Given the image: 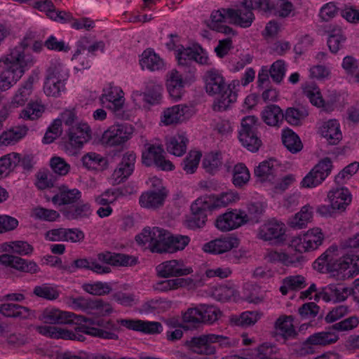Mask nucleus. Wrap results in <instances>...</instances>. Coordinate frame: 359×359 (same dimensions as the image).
Returning a JSON list of instances; mask_svg holds the SVG:
<instances>
[{"mask_svg": "<svg viewBox=\"0 0 359 359\" xmlns=\"http://www.w3.org/2000/svg\"><path fill=\"white\" fill-rule=\"evenodd\" d=\"M28 46L27 39H24L0 58V64H4V69L0 73V91L10 89L36 63L35 57L26 53Z\"/></svg>", "mask_w": 359, "mask_h": 359, "instance_id": "nucleus-1", "label": "nucleus"}, {"mask_svg": "<svg viewBox=\"0 0 359 359\" xmlns=\"http://www.w3.org/2000/svg\"><path fill=\"white\" fill-rule=\"evenodd\" d=\"M71 324L76 325L74 330H65L64 339L84 341V334L104 340L118 341L119 336L115 333L113 319L102 318H86L81 315H74Z\"/></svg>", "mask_w": 359, "mask_h": 359, "instance_id": "nucleus-2", "label": "nucleus"}, {"mask_svg": "<svg viewBox=\"0 0 359 359\" xmlns=\"http://www.w3.org/2000/svg\"><path fill=\"white\" fill-rule=\"evenodd\" d=\"M206 93L210 95H219L213 104L215 111H223L229 109L230 105L237 99V93L234 90L238 81H233L229 86L226 85L222 74L216 69L207 71L203 76Z\"/></svg>", "mask_w": 359, "mask_h": 359, "instance_id": "nucleus-3", "label": "nucleus"}, {"mask_svg": "<svg viewBox=\"0 0 359 359\" xmlns=\"http://www.w3.org/2000/svg\"><path fill=\"white\" fill-rule=\"evenodd\" d=\"M329 205H321L318 207L317 212L323 217H332L337 212H343L350 205L352 196L350 191L344 187L331 189L327 193Z\"/></svg>", "mask_w": 359, "mask_h": 359, "instance_id": "nucleus-4", "label": "nucleus"}, {"mask_svg": "<svg viewBox=\"0 0 359 359\" xmlns=\"http://www.w3.org/2000/svg\"><path fill=\"white\" fill-rule=\"evenodd\" d=\"M169 231L157 226L144 228L135 236L136 242L140 245H148L152 252L165 253Z\"/></svg>", "mask_w": 359, "mask_h": 359, "instance_id": "nucleus-5", "label": "nucleus"}, {"mask_svg": "<svg viewBox=\"0 0 359 359\" xmlns=\"http://www.w3.org/2000/svg\"><path fill=\"white\" fill-rule=\"evenodd\" d=\"M329 273L337 279L345 280L359 273V256L347 255L335 261L330 266Z\"/></svg>", "mask_w": 359, "mask_h": 359, "instance_id": "nucleus-6", "label": "nucleus"}, {"mask_svg": "<svg viewBox=\"0 0 359 359\" xmlns=\"http://www.w3.org/2000/svg\"><path fill=\"white\" fill-rule=\"evenodd\" d=\"M113 322L115 327L117 328L114 331L117 336L122 331L121 327L148 334H157L163 331L161 323L156 321L119 318L113 319Z\"/></svg>", "mask_w": 359, "mask_h": 359, "instance_id": "nucleus-7", "label": "nucleus"}, {"mask_svg": "<svg viewBox=\"0 0 359 359\" xmlns=\"http://www.w3.org/2000/svg\"><path fill=\"white\" fill-rule=\"evenodd\" d=\"M324 236L320 229H313L306 233L294 236L290 241V247L295 251L303 253L316 250L322 245Z\"/></svg>", "mask_w": 359, "mask_h": 359, "instance_id": "nucleus-8", "label": "nucleus"}, {"mask_svg": "<svg viewBox=\"0 0 359 359\" xmlns=\"http://www.w3.org/2000/svg\"><path fill=\"white\" fill-rule=\"evenodd\" d=\"M332 167V162L330 158H323L302 179V187L313 188L320 185L331 173Z\"/></svg>", "mask_w": 359, "mask_h": 359, "instance_id": "nucleus-9", "label": "nucleus"}, {"mask_svg": "<svg viewBox=\"0 0 359 359\" xmlns=\"http://www.w3.org/2000/svg\"><path fill=\"white\" fill-rule=\"evenodd\" d=\"M332 167V162L330 158H323L302 179V187L313 188L320 185L331 173Z\"/></svg>", "mask_w": 359, "mask_h": 359, "instance_id": "nucleus-10", "label": "nucleus"}, {"mask_svg": "<svg viewBox=\"0 0 359 359\" xmlns=\"http://www.w3.org/2000/svg\"><path fill=\"white\" fill-rule=\"evenodd\" d=\"M248 222V215L245 211L233 209L219 215L215 224L219 230L225 232L236 229Z\"/></svg>", "mask_w": 359, "mask_h": 359, "instance_id": "nucleus-11", "label": "nucleus"}, {"mask_svg": "<svg viewBox=\"0 0 359 359\" xmlns=\"http://www.w3.org/2000/svg\"><path fill=\"white\" fill-rule=\"evenodd\" d=\"M91 129L86 123H79L68 128L67 135L68 142L65 144L67 149H79L91 139Z\"/></svg>", "mask_w": 359, "mask_h": 359, "instance_id": "nucleus-12", "label": "nucleus"}, {"mask_svg": "<svg viewBox=\"0 0 359 359\" xmlns=\"http://www.w3.org/2000/svg\"><path fill=\"white\" fill-rule=\"evenodd\" d=\"M164 149L161 145L149 144L145 151L142 152V161L146 166L154 164L161 170H172V163L164 157Z\"/></svg>", "mask_w": 359, "mask_h": 359, "instance_id": "nucleus-13", "label": "nucleus"}, {"mask_svg": "<svg viewBox=\"0 0 359 359\" xmlns=\"http://www.w3.org/2000/svg\"><path fill=\"white\" fill-rule=\"evenodd\" d=\"M133 128L128 125L117 124L104 132L102 142L108 146H118L127 142L132 136Z\"/></svg>", "mask_w": 359, "mask_h": 359, "instance_id": "nucleus-14", "label": "nucleus"}, {"mask_svg": "<svg viewBox=\"0 0 359 359\" xmlns=\"http://www.w3.org/2000/svg\"><path fill=\"white\" fill-rule=\"evenodd\" d=\"M332 327L327 331L316 332L310 335L302 344V351L304 353H313L314 346H325L337 342L339 335L332 331Z\"/></svg>", "mask_w": 359, "mask_h": 359, "instance_id": "nucleus-15", "label": "nucleus"}, {"mask_svg": "<svg viewBox=\"0 0 359 359\" xmlns=\"http://www.w3.org/2000/svg\"><path fill=\"white\" fill-rule=\"evenodd\" d=\"M258 238L275 244L283 243L285 241V226L281 222L271 220L259 227Z\"/></svg>", "mask_w": 359, "mask_h": 359, "instance_id": "nucleus-16", "label": "nucleus"}, {"mask_svg": "<svg viewBox=\"0 0 359 359\" xmlns=\"http://www.w3.org/2000/svg\"><path fill=\"white\" fill-rule=\"evenodd\" d=\"M61 269L69 273H75L79 269L90 270L97 274H106L111 272V268L100 264L93 257L80 258L69 264L61 266Z\"/></svg>", "mask_w": 359, "mask_h": 359, "instance_id": "nucleus-17", "label": "nucleus"}, {"mask_svg": "<svg viewBox=\"0 0 359 359\" xmlns=\"http://www.w3.org/2000/svg\"><path fill=\"white\" fill-rule=\"evenodd\" d=\"M351 294V287L343 283H330L316 294L315 299H322L326 302H343Z\"/></svg>", "mask_w": 359, "mask_h": 359, "instance_id": "nucleus-18", "label": "nucleus"}, {"mask_svg": "<svg viewBox=\"0 0 359 359\" xmlns=\"http://www.w3.org/2000/svg\"><path fill=\"white\" fill-rule=\"evenodd\" d=\"M192 215L187 219V226L191 230L203 228L207 222V211L212 210L202 197L197 198L191 205Z\"/></svg>", "mask_w": 359, "mask_h": 359, "instance_id": "nucleus-19", "label": "nucleus"}, {"mask_svg": "<svg viewBox=\"0 0 359 359\" xmlns=\"http://www.w3.org/2000/svg\"><path fill=\"white\" fill-rule=\"evenodd\" d=\"M157 275L161 278L180 277L193 272L190 266H187L183 261L171 259L158 264L156 267Z\"/></svg>", "mask_w": 359, "mask_h": 359, "instance_id": "nucleus-20", "label": "nucleus"}, {"mask_svg": "<svg viewBox=\"0 0 359 359\" xmlns=\"http://www.w3.org/2000/svg\"><path fill=\"white\" fill-rule=\"evenodd\" d=\"M101 101L103 104H107V107L111 109L116 116L120 118H123L124 97L123 92L120 88L111 86L104 89Z\"/></svg>", "mask_w": 359, "mask_h": 359, "instance_id": "nucleus-21", "label": "nucleus"}, {"mask_svg": "<svg viewBox=\"0 0 359 359\" xmlns=\"http://www.w3.org/2000/svg\"><path fill=\"white\" fill-rule=\"evenodd\" d=\"M135 160L136 155L133 151H128L123 154L121 162L111 175L113 184L123 182L133 173Z\"/></svg>", "mask_w": 359, "mask_h": 359, "instance_id": "nucleus-22", "label": "nucleus"}, {"mask_svg": "<svg viewBox=\"0 0 359 359\" xmlns=\"http://www.w3.org/2000/svg\"><path fill=\"white\" fill-rule=\"evenodd\" d=\"M163 87L155 80H148L145 82V90L141 92L134 91L132 98L137 101L139 97H142L143 100L151 105L157 104L161 100Z\"/></svg>", "mask_w": 359, "mask_h": 359, "instance_id": "nucleus-23", "label": "nucleus"}, {"mask_svg": "<svg viewBox=\"0 0 359 359\" xmlns=\"http://www.w3.org/2000/svg\"><path fill=\"white\" fill-rule=\"evenodd\" d=\"M0 263L21 272L36 273L39 271V267L34 261H28L21 257L8 254L0 255Z\"/></svg>", "mask_w": 359, "mask_h": 359, "instance_id": "nucleus-24", "label": "nucleus"}, {"mask_svg": "<svg viewBox=\"0 0 359 359\" xmlns=\"http://www.w3.org/2000/svg\"><path fill=\"white\" fill-rule=\"evenodd\" d=\"M210 341V334H201L198 337H193L184 342L187 348L195 353L200 355H210L216 352V347L211 345Z\"/></svg>", "mask_w": 359, "mask_h": 359, "instance_id": "nucleus-25", "label": "nucleus"}, {"mask_svg": "<svg viewBox=\"0 0 359 359\" xmlns=\"http://www.w3.org/2000/svg\"><path fill=\"white\" fill-rule=\"evenodd\" d=\"M239 245L238 239L235 237H224L212 240L203 245V250L205 252L219 255L230 251Z\"/></svg>", "mask_w": 359, "mask_h": 359, "instance_id": "nucleus-26", "label": "nucleus"}, {"mask_svg": "<svg viewBox=\"0 0 359 359\" xmlns=\"http://www.w3.org/2000/svg\"><path fill=\"white\" fill-rule=\"evenodd\" d=\"M75 313L62 311L54 308L44 309L39 316V319L46 324H66L71 325L72 318Z\"/></svg>", "mask_w": 359, "mask_h": 359, "instance_id": "nucleus-27", "label": "nucleus"}, {"mask_svg": "<svg viewBox=\"0 0 359 359\" xmlns=\"http://www.w3.org/2000/svg\"><path fill=\"white\" fill-rule=\"evenodd\" d=\"M167 195L168 193L165 188L149 190L141 194L139 203L144 208L156 209L163 205Z\"/></svg>", "mask_w": 359, "mask_h": 359, "instance_id": "nucleus-28", "label": "nucleus"}, {"mask_svg": "<svg viewBox=\"0 0 359 359\" xmlns=\"http://www.w3.org/2000/svg\"><path fill=\"white\" fill-rule=\"evenodd\" d=\"M96 260L100 264L102 263L116 266H133L137 263V259L132 256L109 251L97 254Z\"/></svg>", "mask_w": 359, "mask_h": 359, "instance_id": "nucleus-29", "label": "nucleus"}, {"mask_svg": "<svg viewBox=\"0 0 359 359\" xmlns=\"http://www.w3.org/2000/svg\"><path fill=\"white\" fill-rule=\"evenodd\" d=\"M165 85L172 99L178 100L182 97L184 92L185 81L177 70L172 69L167 73Z\"/></svg>", "mask_w": 359, "mask_h": 359, "instance_id": "nucleus-30", "label": "nucleus"}, {"mask_svg": "<svg viewBox=\"0 0 359 359\" xmlns=\"http://www.w3.org/2000/svg\"><path fill=\"white\" fill-rule=\"evenodd\" d=\"M81 192L78 189H69L67 185L59 187L58 192L54 195L51 201L55 205H72L80 201Z\"/></svg>", "mask_w": 359, "mask_h": 359, "instance_id": "nucleus-31", "label": "nucleus"}, {"mask_svg": "<svg viewBox=\"0 0 359 359\" xmlns=\"http://www.w3.org/2000/svg\"><path fill=\"white\" fill-rule=\"evenodd\" d=\"M62 213L68 220L83 221L90 217L93 210L89 203L79 201L75 205L64 208Z\"/></svg>", "mask_w": 359, "mask_h": 359, "instance_id": "nucleus-32", "label": "nucleus"}, {"mask_svg": "<svg viewBox=\"0 0 359 359\" xmlns=\"http://www.w3.org/2000/svg\"><path fill=\"white\" fill-rule=\"evenodd\" d=\"M229 20L236 25L247 28L251 26L255 20V15L251 9L243 2L238 8H231L229 11Z\"/></svg>", "mask_w": 359, "mask_h": 359, "instance_id": "nucleus-33", "label": "nucleus"}, {"mask_svg": "<svg viewBox=\"0 0 359 359\" xmlns=\"http://www.w3.org/2000/svg\"><path fill=\"white\" fill-rule=\"evenodd\" d=\"M191 109L185 104H177L163 111L161 121L166 126L182 121L191 114Z\"/></svg>", "mask_w": 359, "mask_h": 359, "instance_id": "nucleus-34", "label": "nucleus"}, {"mask_svg": "<svg viewBox=\"0 0 359 359\" xmlns=\"http://www.w3.org/2000/svg\"><path fill=\"white\" fill-rule=\"evenodd\" d=\"M278 169V163L274 159L264 161L255 168L254 174L260 182L274 180Z\"/></svg>", "mask_w": 359, "mask_h": 359, "instance_id": "nucleus-35", "label": "nucleus"}, {"mask_svg": "<svg viewBox=\"0 0 359 359\" xmlns=\"http://www.w3.org/2000/svg\"><path fill=\"white\" fill-rule=\"evenodd\" d=\"M201 197L207 202L208 205L210 206L212 210L227 206L239 199L238 194L233 191L223 192L219 195H206Z\"/></svg>", "mask_w": 359, "mask_h": 359, "instance_id": "nucleus-36", "label": "nucleus"}, {"mask_svg": "<svg viewBox=\"0 0 359 359\" xmlns=\"http://www.w3.org/2000/svg\"><path fill=\"white\" fill-rule=\"evenodd\" d=\"M262 121L269 126L280 127L284 120V113L276 104L266 105L261 113Z\"/></svg>", "mask_w": 359, "mask_h": 359, "instance_id": "nucleus-37", "label": "nucleus"}, {"mask_svg": "<svg viewBox=\"0 0 359 359\" xmlns=\"http://www.w3.org/2000/svg\"><path fill=\"white\" fill-rule=\"evenodd\" d=\"M320 133L331 145L337 144L342 139L339 123L337 120H329L320 128Z\"/></svg>", "mask_w": 359, "mask_h": 359, "instance_id": "nucleus-38", "label": "nucleus"}, {"mask_svg": "<svg viewBox=\"0 0 359 359\" xmlns=\"http://www.w3.org/2000/svg\"><path fill=\"white\" fill-rule=\"evenodd\" d=\"M140 64L142 69L149 71H158L164 67L163 60L151 48L146 49L141 55Z\"/></svg>", "mask_w": 359, "mask_h": 359, "instance_id": "nucleus-39", "label": "nucleus"}, {"mask_svg": "<svg viewBox=\"0 0 359 359\" xmlns=\"http://www.w3.org/2000/svg\"><path fill=\"white\" fill-rule=\"evenodd\" d=\"M265 259L269 262H280L285 266H296L297 264L302 263L304 261V257L302 255H289L287 253L275 250L267 252Z\"/></svg>", "mask_w": 359, "mask_h": 359, "instance_id": "nucleus-40", "label": "nucleus"}, {"mask_svg": "<svg viewBox=\"0 0 359 359\" xmlns=\"http://www.w3.org/2000/svg\"><path fill=\"white\" fill-rule=\"evenodd\" d=\"M275 329L285 339H294L298 334L292 324L291 316L279 317L275 322Z\"/></svg>", "mask_w": 359, "mask_h": 359, "instance_id": "nucleus-41", "label": "nucleus"}, {"mask_svg": "<svg viewBox=\"0 0 359 359\" xmlns=\"http://www.w3.org/2000/svg\"><path fill=\"white\" fill-rule=\"evenodd\" d=\"M0 313L6 317L26 319L30 316L31 310L17 304L5 303L0 304Z\"/></svg>", "mask_w": 359, "mask_h": 359, "instance_id": "nucleus-42", "label": "nucleus"}, {"mask_svg": "<svg viewBox=\"0 0 359 359\" xmlns=\"http://www.w3.org/2000/svg\"><path fill=\"white\" fill-rule=\"evenodd\" d=\"M188 139L182 134H177L166 140L167 151L176 156H183L187 151Z\"/></svg>", "mask_w": 359, "mask_h": 359, "instance_id": "nucleus-43", "label": "nucleus"}, {"mask_svg": "<svg viewBox=\"0 0 359 359\" xmlns=\"http://www.w3.org/2000/svg\"><path fill=\"white\" fill-rule=\"evenodd\" d=\"M275 346L262 344L257 348L250 351L245 357L231 355L223 359H274Z\"/></svg>", "mask_w": 359, "mask_h": 359, "instance_id": "nucleus-44", "label": "nucleus"}, {"mask_svg": "<svg viewBox=\"0 0 359 359\" xmlns=\"http://www.w3.org/2000/svg\"><path fill=\"white\" fill-rule=\"evenodd\" d=\"M312 215V208L310 205H304L299 212L290 218L288 224L293 229H303L311 221Z\"/></svg>", "mask_w": 359, "mask_h": 359, "instance_id": "nucleus-45", "label": "nucleus"}, {"mask_svg": "<svg viewBox=\"0 0 359 359\" xmlns=\"http://www.w3.org/2000/svg\"><path fill=\"white\" fill-rule=\"evenodd\" d=\"M192 282L193 280L190 278H177L175 279H169L156 283L154 285V289L156 291L165 292L170 290H177L180 287L189 285L191 283H192Z\"/></svg>", "mask_w": 359, "mask_h": 359, "instance_id": "nucleus-46", "label": "nucleus"}, {"mask_svg": "<svg viewBox=\"0 0 359 359\" xmlns=\"http://www.w3.org/2000/svg\"><path fill=\"white\" fill-rule=\"evenodd\" d=\"M46 78L57 80L59 82H66L69 78L68 70L60 61L53 60L46 69Z\"/></svg>", "mask_w": 359, "mask_h": 359, "instance_id": "nucleus-47", "label": "nucleus"}, {"mask_svg": "<svg viewBox=\"0 0 359 359\" xmlns=\"http://www.w3.org/2000/svg\"><path fill=\"white\" fill-rule=\"evenodd\" d=\"M307 285L306 278L301 275L290 276L283 280V285L280 287V292L286 295L288 291L298 290Z\"/></svg>", "mask_w": 359, "mask_h": 359, "instance_id": "nucleus-48", "label": "nucleus"}, {"mask_svg": "<svg viewBox=\"0 0 359 359\" xmlns=\"http://www.w3.org/2000/svg\"><path fill=\"white\" fill-rule=\"evenodd\" d=\"M282 142L284 146L292 154L300 151L303 148L300 138L291 129H287L283 131Z\"/></svg>", "mask_w": 359, "mask_h": 359, "instance_id": "nucleus-49", "label": "nucleus"}, {"mask_svg": "<svg viewBox=\"0 0 359 359\" xmlns=\"http://www.w3.org/2000/svg\"><path fill=\"white\" fill-rule=\"evenodd\" d=\"M84 167L89 170H104L107 168V160L100 154L90 152L84 155L81 159Z\"/></svg>", "mask_w": 359, "mask_h": 359, "instance_id": "nucleus-50", "label": "nucleus"}, {"mask_svg": "<svg viewBox=\"0 0 359 359\" xmlns=\"http://www.w3.org/2000/svg\"><path fill=\"white\" fill-rule=\"evenodd\" d=\"M346 41V36L342 29L339 27L332 29L327 39V46L331 53H337L344 47Z\"/></svg>", "mask_w": 359, "mask_h": 359, "instance_id": "nucleus-51", "label": "nucleus"}, {"mask_svg": "<svg viewBox=\"0 0 359 359\" xmlns=\"http://www.w3.org/2000/svg\"><path fill=\"white\" fill-rule=\"evenodd\" d=\"M250 171L244 163L235 165L232 170V183L236 187H243L249 182Z\"/></svg>", "mask_w": 359, "mask_h": 359, "instance_id": "nucleus-52", "label": "nucleus"}, {"mask_svg": "<svg viewBox=\"0 0 359 359\" xmlns=\"http://www.w3.org/2000/svg\"><path fill=\"white\" fill-rule=\"evenodd\" d=\"M32 86L33 79L30 77L18 88L13 98L12 104L15 107L23 106L29 99Z\"/></svg>", "mask_w": 359, "mask_h": 359, "instance_id": "nucleus-53", "label": "nucleus"}, {"mask_svg": "<svg viewBox=\"0 0 359 359\" xmlns=\"http://www.w3.org/2000/svg\"><path fill=\"white\" fill-rule=\"evenodd\" d=\"M190 242V238L187 236H182L180 234L170 235L169 233L165 252L172 253L178 250H182Z\"/></svg>", "mask_w": 359, "mask_h": 359, "instance_id": "nucleus-54", "label": "nucleus"}, {"mask_svg": "<svg viewBox=\"0 0 359 359\" xmlns=\"http://www.w3.org/2000/svg\"><path fill=\"white\" fill-rule=\"evenodd\" d=\"M33 294L43 299L53 301L59 297L60 292L56 287L48 283H43L34 287Z\"/></svg>", "mask_w": 359, "mask_h": 359, "instance_id": "nucleus-55", "label": "nucleus"}, {"mask_svg": "<svg viewBox=\"0 0 359 359\" xmlns=\"http://www.w3.org/2000/svg\"><path fill=\"white\" fill-rule=\"evenodd\" d=\"M262 313L257 311H245L239 316H233L231 322L234 325L248 327L255 324L260 319Z\"/></svg>", "mask_w": 359, "mask_h": 359, "instance_id": "nucleus-56", "label": "nucleus"}, {"mask_svg": "<svg viewBox=\"0 0 359 359\" xmlns=\"http://www.w3.org/2000/svg\"><path fill=\"white\" fill-rule=\"evenodd\" d=\"M238 138L242 145L252 152L257 151L262 144L257 133L239 132Z\"/></svg>", "mask_w": 359, "mask_h": 359, "instance_id": "nucleus-57", "label": "nucleus"}, {"mask_svg": "<svg viewBox=\"0 0 359 359\" xmlns=\"http://www.w3.org/2000/svg\"><path fill=\"white\" fill-rule=\"evenodd\" d=\"M335 249L332 247L327 249L313 263V267L320 273L329 272L330 266L332 264V253Z\"/></svg>", "mask_w": 359, "mask_h": 359, "instance_id": "nucleus-58", "label": "nucleus"}, {"mask_svg": "<svg viewBox=\"0 0 359 359\" xmlns=\"http://www.w3.org/2000/svg\"><path fill=\"white\" fill-rule=\"evenodd\" d=\"M83 290L94 296H104L112 291L110 283L97 281L93 283H85L82 285Z\"/></svg>", "mask_w": 359, "mask_h": 359, "instance_id": "nucleus-59", "label": "nucleus"}, {"mask_svg": "<svg viewBox=\"0 0 359 359\" xmlns=\"http://www.w3.org/2000/svg\"><path fill=\"white\" fill-rule=\"evenodd\" d=\"M203 168L210 174H215L222 165L221 154L210 152L204 156L202 162Z\"/></svg>", "mask_w": 359, "mask_h": 359, "instance_id": "nucleus-60", "label": "nucleus"}, {"mask_svg": "<svg viewBox=\"0 0 359 359\" xmlns=\"http://www.w3.org/2000/svg\"><path fill=\"white\" fill-rule=\"evenodd\" d=\"M308 115L307 111L304 109L288 107L284 113V119L292 126H299Z\"/></svg>", "mask_w": 359, "mask_h": 359, "instance_id": "nucleus-61", "label": "nucleus"}, {"mask_svg": "<svg viewBox=\"0 0 359 359\" xmlns=\"http://www.w3.org/2000/svg\"><path fill=\"white\" fill-rule=\"evenodd\" d=\"M16 155L7 154L0 157V179L8 177L16 168Z\"/></svg>", "mask_w": 359, "mask_h": 359, "instance_id": "nucleus-62", "label": "nucleus"}, {"mask_svg": "<svg viewBox=\"0 0 359 359\" xmlns=\"http://www.w3.org/2000/svg\"><path fill=\"white\" fill-rule=\"evenodd\" d=\"M271 6V11L273 10L276 15L283 18L290 17L294 10L293 4L289 0H276Z\"/></svg>", "mask_w": 359, "mask_h": 359, "instance_id": "nucleus-63", "label": "nucleus"}, {"mask_svg": "<svg viewBox=\"0 0 359 359\" xmlns=\"http://www.w3.org/2000/svg\"><path fill=\"white\" fill-rule=\"evenodd\" d=\"M43 90L48 96L58 97L65 90V82L46 78Z\"/></svg>", "mask_w": 359, "mask_h": 359, "instance_id": "nucleus-64", "label": "nucleus"}]
</instances>
